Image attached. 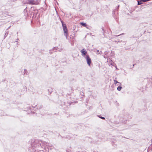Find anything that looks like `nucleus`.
Returning <instances> with one entry per match:
<instances>
[{
  "instance_id": "6ab92c4d",
  "label": "nucleus",
  "mask_w": 152,
  "mask_h": 152,
  "mask_svg": "<svg viewBox=\"0 0 152 152\" xmlns=\"http://www.w3.org/2000/svg\"><path fill=\"white\" fill-rule=\"evenodd\" d=\"M110 64H111V65H112L113 66V65L112 64V63H111Z\"/></svg>"
},
{
  "instance_id": "39448f33",
  "label": "nucleus",
  "mask_w": 152,
  "mask_h": 152,
  "mask_svg": "<svg viewBox=\"0 0 152 152\" xmlns=\"http://www.w3.org/2000/svg\"><path fill=\"white\" fill-rule=\"evenodd\" d=\"M28 1L31 4H34V0H28Z\"/></svg>"
},
{
  "instance_id": "423d86ee",
  "label": "nucleus",
  "mask_w": 152,
  "mask_h": 152,
  "mask_svg": "<svg viewBox=\"0 0 152 152\" xmlns=\"http://www.w3.org/2000/svg\"><path fill=\"white\" fill-rule=\"evenodd\" d=\"M80 24L82 26H84V27H86L87 26L86 24V23L83 22L80 23Z\"/></svg>"
},
{
  "instance_id": "20e7f679",
  "label": "nucleus",
  "mask_w": 152,
  "mask_h": 152,
  "mask_svg": "<svg viewBox=\"0 0 152 152\" xmlns=\"http://www.w3.org/2000/svg\"><path fill=\"white\" fill-rule=\"evenodd\" d=\"M80 52L81 53H82V55L83 56L85 57L86 55V54L87 53V52L86 51L85 49H83Z\"/></svg>"
},
{
  "instance_id": "f3484780",
  "label": "nucleus",
  "mask_w": 152,
  "mask_h": 152,
  "mask_svg": "<svg viewBox=\"0 0 152 152\" xmlns=\"http://www.w3.org/2000/svg\"><path fill=\"white\" fill-rule=\"evenodd\" d=\"M103 57H104V58H107V57H106V56L105 55H104Z\"/></svg>"
},
{
  "instance_id": "0eeeda50",
  "label": "nucleus",
  "mask_w": 152,
  "mask_h": 152,
  "mask_svg": "<svg viewBox=\"0 0 152 152\" xmlns=\"http://www.w3.org/2000/svg\"><path fill=\"white\" fill-rule=\"evenodd\" d=\"M137 1H137V2H138L137 4L138 5H141L142 4V1H141V0H140V1H138V0H137Z\"/></svg>"
},
{
  "instance_id": "4468645a",
  "label": "nucleus",
  "mask_w": 152,
  "mask_h": 152,
  "mask_svg": "<svg viewBox=\"0 0 152 152\" xmlns=\"http://www.w3.org/2000/svg\"><path fill=\"white\" fill-rule=\"evenodd\" d=\"M24 74H25V73H26V72H27V71L26 69H24Z\"/></svg>"
},
{
  "instance_id": "2eb2a0df",
  "label": "nucleus",
  "mask_w": 152,
  "mask_h": 152,
  "mask_svg": "<svg viewBox=\"0 0 152 152\" xmlns=\"http://www.w3.org/2000/svg\"><path fill=\"white\" fill-rule=\"evenodd\" d=\"M66 152H71L70 151H69L67 150H66Z\"/></svg>"
},
{
  "instance_id": "9d476101",
  "label": "nucleus",
  "mask_w": 152,
  "mask_h": 152,
  "mask_svg": "<svg viewBox=\"0 0 152 152\" xmlns=\"http://www.w3.org/2000/svg\"><path fill=\"white\" fill-rule=\"evenodd\" d=\"M98 116L100 118L104 120L105 119V118L104 117H102L101 116L99 115H98Z\"/></svg>"
},
{
  "instance_id": "4be33fe9",
  "label": "nucleus",
  "mask_w": 152,
  "mask_h": 152,
  "mask_svg": "<svg viewBox=\"0 0 152 152\" xmlns=\"http://www.w3.org/2000/svg\"><path fill=\"white\" fill-rule=\"evenodd\" d=\"M109 60H110V58H109Z\"/></svg>"
},
{
  "instance_id": "dca6fc26",
  "label": "nucleus",
  "mask_w": 152,
  "mask_h": 152,
  "mask_svg": "<svg viewBox=\"0 0 152 152\" xmlns=\"http://www.w3.org/2000/svg\"><path fill=\"white\" fill-rule=\"evenodd\" d=\"M102 30H103V31L104 34V29L103 28H102Z\"/></svg>"
},
{
  "instance_id": "f8f14e48",
  "label": "nucleus",
  "mask_w": 152,
  "mask_h": 152,
  "mask_svg": "<svg viewBox=\"0 0 152 152\" xmlns=\"http://www.w3.org/2000/svg\"><path fill=\"white\" fill-rule=\"evenodd\" d=\"M36 151H37V152H45L44 151L42 150V151H39V150H37L36 149Z\"/></svg>"
},
{
  "instance_id": "6e6552de",
  "label": "nucleus",
  "mask_w": 152,
  "mask_h": 152,
  "mask_svg": "<svg viewBox=\"0 0 152 152\" xmlns=\"http://www.w3.org/2000/svg\"><path fill=\"white\" fill-rule=\"evenodd\" d=\"M8 32L6 31L5 32V35L4 36V39L5 38L7 37V36L8 35Z\"/></svg>"
},
{
  "instance_id": "9b49d317",
  "label": "nucleus",
  "mask_w": 152,
  "mask_h": 152,
  "mask_svg": "<svg viewBox=\"0 0 152 152\" xmlns=\"http://www.w3.org/2000/svg\"><path fill=\"white\" fill-rule=\"evenodd\" d=\"M114 84H116L117 83H119V84H121L120 83L118 82L116 80H115L114 81Z\"/></svg>"
},
{
  "instance_id": "5701e85b",
  "label": "nucleus",
  "mask_w": 152,
  "mask_h": 152,
  "mask_svg": "<svg viewBox=\"0 0 152 152\" xmlns=\"http://www.w3.org/2000/svg\"><path fill=\"white\" fill-rule=\"evenodd\" d=\"M42 107V106H41V107Z\"/></svg>"
},
{
  "instance_id": "b1692460",
  "label": "nucleus",
  "mask_w": 152,
  "mask_h": 152,
  "mask_svg": "<svg viewBox=\"0 0 152 152\" xmlns=\"http://www.w3.org/2000/svg\"><path fill=\"white\" fill-rule=\"evenodd\" d=\"M93 152H95V151H94Z\"/></svg>"
},
{
  "instance_id": "aec40b11",
  "label": "nucleus",
  "mask_w": 152,
  "mask_h": 152,
  "mask_svg": "<svg viewBox=\"0 0 152 152\" xmlns=\"http://www.w3.org/2000/svg\"><path fill=\"white\" fill-rule=\"evenodd\" d=\"M112 142H114V141L113 140H112Z\"/></svg>"
},
{
  "instance_id": "7ed1b4c3",
  "label": "nucleus",
  "mask_w": 152,
  "mask_h": 152,
  "mask_svg": "<svg viewBox=\"0 0 152 152\" xmlns=\"http://www.w3.org/2000/svg\"><path fill=\"white\" fill-rule=\"evenodd\" d=\"M85 58L86 59L87 63L88 66H90L91 62V59L90 58L88 55H86Z\"/></svg>"
},
{
  "instance_id": "a211bd4d",
  "label": "nucleus",
  "mask_w": 152,
  "mask_h": 152,
  "mask_svg": "<svg viewBox=\"0 0 152 152\" xmlns=\"http://www.w3.org/2000/svg\"><path fill=\"white\" fill-rule=\"evenodd\" d=\"M121 35V34H120V35H117H117H115L114 36H115V37H116L118 36H120V35Z\"/></svg>"
},
{
  "instance_id": "f03ea898",
  "label": "nucleus",
  "mask_w": 152,
  "mask_h": 152,
  "mask_svg": "<svg viewBox=\"0 0 152 152\" xmlns=\"http://www.w3.org/2000/svg\"><path fill=\"white\" fill-rule=\"evenodd\" d=\"M61 22L62 23L63 28L64 31V36L66 37V39L68 38V30L66 25L65 24H64V22L62 21H61Z\"/></svg>"
},
{
  "instance_id": "1a4fd4ad",
  "label": "nucleus",
  "mask_w": 152,
  "mask_h": 152,
  "mask_svg": "<svg viewBox=\"0 0 152 152\" xmlns=\"http://www.w3.org/2000/svg\"><path fill=\"white\" fill-rule=\"evenodd\" d=\"M122 88V87L120 86H119L117 88V90L118 91H120L121 88Z\"/></svg>"
},
{
  "instance_id": "412c9836",
  "label": "nucleus",
  "mask_w": 152,
  "mask_h": 152,
  "mask_svg": "<svg viewBox=\"0 0 152 152\" xmlns=\"http://www.w3.org/2000/svg\"><path fill=\"white\" fill-rule=\"evenodd\" d=\"M97 52H99V50H97Z\"/></svg>"
},
{
  "instance_id": "f257e3e1",
  "label": "nucleus",
  "mask_w": 152,
  "mask_h": 152,
  "mask_svg": "<svg viewBox=\"0 0 152 152\" xmlns=\"http://www.w3.org/2000/svg\"><path fill=\"white\" fill-rule=\"evenodd\" d=\"M48 145V143L45 142L35 140L31 144V152H36V149L41 151L42 148H45L46 146H47Z\"/></svg>"
},
{
  "instance_id": "ddd939ff",
  "label": "nucleus",
  "mask_w": 152,
  "mask_h": 152,
  "mask_svg": "<svg viewBox=\"0 0 152 152\" xmlns=\"http://www.w3.org/2000/svg\"><path fill=\"white\" fill-rule=\"evenodd\" d=\"M104 54L105 55H107V54H108V53L107 52V51H105L104 52Z\"/></svg>"
},
{
  "instance_id": "393cba45",
  "label": "nucleus",
  "mask_w": 152,
  "mask_h": 152,
  "mask_svg": "<svg viewBox=\"0 0 152 152\" xmlns=\"http://www.w3.org/2000/svg\"><path fill=\"white\" fill-rule=\"evenodd\" d=\"M85 152H86V151H85Z\"/></svg>"
}]
</instances>
